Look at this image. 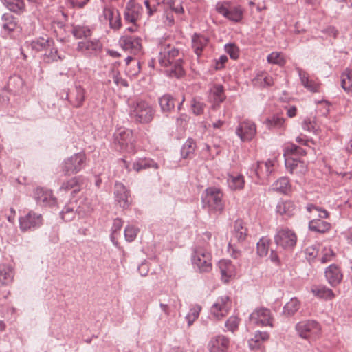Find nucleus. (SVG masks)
Wrapping results in <instances>:
<instances>
[{"label":"nucleus","instance_id":"11","mask_svg":"<svg viewBox=\"0 0 352 352\" xmlns=\"http://www.w3.org/2000/svg\"><path fill=\"white\" fill-rule=\"evenodd\" d=\"M119 44L124 51L133 54H138L141 52L142 38L135 35L124 34L119 40Z\"/></svg>","mask_w":352,"mask_h":352},{"label":"nucleus","instance_id":"63","mask_svg":"<svg viewBox=\"0 0 352 352\" xmlns=\"http://www.w3.org/2000/svg\"><path fill=\"white\" fill-rule=\"evenodd\" d=\"M225 50L231 58L236 59L239 57V49L234 44L229 43L226 45Z\"/></svg>","mask_w":352,"mask_h":352},{"label":"nucleus","instance_id":"50","mask_svg":"<svg viewBox=\"0 0 352 352\" xmlns=\"http://www.w3.org/2000/svg\"><path fill=\"white\" fill-rule=\"evenodd\" d=\"M290 188L289 181L287 177H281L273 184V189L280 193L286 194Z\"/></svg>","mask_w":352,"mask_h":352},{"label":"nucleus","instance_id":"57","mask_svg":"<svg viewBox=\"0 0 352 352\" xmlns=\"http://www.w3.org/2000/svg\"><path fill=\"white\" fill-rule=\"evenodd\" d=\"M287 155H291V157H298V155H305L306 151L301 147L292 144L286 147Z\"/></svg>","mask_w":352,"mask_h":352},{"label":"nucleus","instance_id":"45","mask_svg":"<svg viewBox=\"0 0 352 352\" xmlns=\"http://www.w3.org/2000/svg\"><path fill=\"white\" fill-rule=\"evenodd\" d=\"M307 211L311 214V216L309 217L312 219L314 218L318 219H327L329 217V212L321 208H318L313 204H309L307 206Z\"/></svg>","mask_w":352,"mask_h":352},{"label":"nucleus","instance_id":"44","mask_svg":"<svg viewBox=\"0 0 352 352\" xmlns=\"http://www.w3.org/2000/svg\"><path fill=\"white\" fill-rule=\"evenodd\" d=\"M227 182L228 184V186L232 190H241L244 187V177L241 175H230L228 176Z\"/></svg>","mask_w":352,"mask_h":352},{"label":"nucleus","instance_id":"7","mask_svg":"<svg viewBox=\"0 0 352 352\" xmlns=\"http://www.w3.org/2000/svg\"><path fill=\"white\" fill-rule=\"evenodd\" d=\"M211 254L207 250L198 248L192 255V263L200 272H208L212 270Z\"/></svg>","mask_w":352,"mask_h":352},{"label":"nucleus","instance_id":"10","mask_svg":"<svg viewBox=\"0 0 352 352\" xmlns=\"http://www.w3.org/2000/svg\"><path fill=\"white\" fill-rule=\"evenodd\" d=\"M43 224V217L33 211L19 218V228L22 232L32 231Z\"/></svg>","mask_w":352,"mask_h":352},{"label":"nucleus","instance_id":"21","mask_svg":"<svg viewBox=\"0 0 352 352\" xmlns=\"http://www.w3.org/2000/svg\"><path fill=\"white\" fill-rule=\"evenodd\" d=\"M229 344V338L223 335H219L210 340L208 349L210 352H227Z\"/></svg>","mask_w":352,"mask_h":352},{"label":"nucleus","instance_id":"12","mask_svg":"<svg viewBox=\"0 0 352 352\" xmlns=\"http://www.w3.org/2000/svg\"><path fill=\"white\" fill-rule=\"evenodd\" d=\"M235 133L241 142H250L256 134V124L250 120H243L239 123Z\"/></svg>","mask_w":352,"mask_h":352},{"label":"nucleus","instance_id":"48","mask_svg":"<svg viewBox=\"0 0 352 352\" xmlns=\"http://www.w3.org/2000/svg\"><path fill=\"white\" fill-rule=\"evenodd\" d=\"M302 128L303 130L313 133L314 134H317L319 131V126L316 122L315 117H307L305 118L302 122Z\"/></svg>","mask_w":352,"mask_h":352},{"label":"nucleus","instance_id":"6","mask_svg":"<svg viewBox=\"0 0 352 352\" xmlns=\"http://www.w3.org/2000/svg\"><path fill=\"white\" fill-rule=\"evenodd\" d=\"M274 239L278 247L286 250H293L297 243L296 234L288 228L278 229Z\"/></svg>","mask_w":352,"mask_h":352},{"label":"nucleus","instance_id":"27","mask_svg":"<svg viewBox=\"0 0 352 352\" xmlns=\"http://www.w3.org/2000/svg\"><path fill=\"white\" fill-rule=\"evenodd\" d=\"M82 186V176L72 177L66 182H63L60 187V190L65 192L71 191L72 195L76 194L81 190Z\"/></svg>","mask_w":352,"mask_h":352},{"label":"nucleus","instance_id":"58","mask_svg":"<svg viewBox=\"0 0 352 352\" xmlns=\"http://www.w3.org/2000/svg\"><path fill=\"white\" fill-rule=\"evenodd\" d=\"M200 310L201 307L199 306L194 307L190 309L188 314L186 316L188 326H190L194 321L198 318Z\"/></svg>","mask_w":352,"mask_h":352},{"label":"nucleus","instance_id":"1","mask_svg":"<svg viewBox=\"0 0 352 352\" xmlns=\"http://www.w3.org/2000/svg\"><path fill=\"white\" fill-rule=\"evenodd\" d=\"M158 63L161 67L168 68L166 73L171 77L179 78L184 74V54L175 46L162 44L160 47Z\"/></svg>","mask_w":352,"mask_h":352},{"label":"nucleus","instance_id":"14","mask_svg":"<svg viewBox=\"0 0 352 352\" xmlns=\"http://www.w3.org/2000/svg\"><path fill=\"white\" fill-rule=\"evenodd\" d=\"M116 203L124 210L129 209L131 205L130 190L121 182H116L114 186Z\"/></svg>","mask_w":352,"mask_h":352},{"label":"nucleus","instance_id":"42","mask_svg":"<svg viewBox=\"0 0 352 352\" xmlns=\"http://www.w3.org/2000/svg\"><path fill=\"white\" fill-rule=\"evenodd\" d=\"M247 236V229L243 227L241 220H237L234 222V230L232 233V240L239 242L243 241Z\"/></svg>","mask_w":352,"mask_h":352},{"label":"nucleus","instance_id":"20","mask_svg":"<svg viewBox=\"0 0 352 352\" xmlns=\"http://www.w3.org/2000/svg\"><path fill=\"white\" fill-rule=\"evenodd\" d=\"M85 98V90L81 85H76L74 89L67 93L66 99L75 108H80L83 105Z\"/></svg>","mask_w":352,"mask_h":352},{"label":"nucleus","instance_id":"41","mask_svg":"<svg viewBox=\"0 0 352 352\" xmlns=\"http://www.w3.org/2000/svg\"><path fill=\"white\" fill-rule=\"evenodd\" d=\"M311 292L315 296L325 300H331L335 297L332 289L322 285L313 287L311 288Z\"/></svg>","mask_w":352,"mask_h":352},{"label":"nucleus","instance_id":"4","mask_svg":"<svg viewBox=\"0 0 352 352\" xmlns=\"http://www.w3.org/2000/svg\"><path fill=\"white\" fill-rule=\"evenodd\" d=\"M87 166V156L84 152H79L65 159L61 165V172L65 175H76Z\"/></svg>","mask_w":352,"mask_h":352},{"label":"nucleus","instance_id":"47","mask_svg":"<svg viewBox=\"0 0 352 352\" xmlns=\"http://www.w3.org/2000/svg\"><path fill=\"white\" fill-rule=\"evenodd\" d=\"M76 208V204L74 203L71 202L67 204L60 212L61 218L65 221H71L73 220L77 213Z\"/></svg>","mask_w":352,"mask_h":352},{"label":"nucleus","instance_id":"2","mask_svg":"<svg viewBox=\"0 0 352 352\" xmlns=\"http://www.w3.org/2000/svg\"><path fill=\"white\" fill-rule=\"evenodd\" d=\"M223 193L221 188L215 186L207 188L201 195L203 208L210 214L219 216L224 210Z\"/></svg>","mask_w":352,"mask_h":352},{"label":"nucleus","instance_id":"61","mask_svg":"<svg viewBox=\"0 0 352 352\" xmlns=\"http://www.w3.org/2000/svg\"><path fill=\"white\" fill-rule=\"evenodd\" d=\"M138 229L132 226H128L124 230V236L127 241L131 242L136 238Z\"/></svg>","mask_w":352,"mask_h":352},{"label":"nucleus","instance_id":"17","mask_svg":"<svg viewBox=\"0 0 352 352\" xmlns=\"http://www.w3.org/2000/svg\"><path fill=\"white\" fill-rule=\"evenodd\" d=\"M142 7L135 0H129L125 6L124 19L126 23H135L140 19Z\"/></svg>","mask_w":352,"mask_h":352},{"label":"nucleus","instance_id":"5","mask_svg":"<svg viewBox=\"0 0 352 352\" xmlns=\"http://www.w3.org/2000/svg\"><path fill=\"white\" fill-rule=\"evenodd\" d=\"M296 329L301 338L310 341L316 340L321 334L320 324L314 320L299 322L296 325Z\"/></svg>","mask_w":352,"mask_h":352},{"label":"nucleus","instance_id":"19","mask_svg":"<svg viewBox=\"0 0 352 352\" xmlns=\"http://www.w3.org/2000/svg\"><path fill=\"white\" fill-rule=\"evenodd\" d=\"M103 15L105 19L109 21V27L114 30H118L122 27V21L120 13L118 10L113 8L105 6L103 8Z\"/></svg>","mask_w":352,"mask_h":352},{"label":"nucleus","instance_id":"24","mask_svg":"<svg viewBox=\"0 0 352 352\" xmlns=\"http://www.w3.org/2000/svg\"><path fill=\"white\" fill-rule=\"evenodd\" d=\"M65 58L64 53L60 52L55 46L54 41L53 44L49 46L42 56V60L44 63L50 64L58 61H62Z\"/></svg>","mask_w":352,"mask_h":352},{"label":"nucleus","instance_id":"15","mask_svg":"<svg viewBox=\"0 0 352 352\" xmlns=\"http://www.w3.org/2000/svg\"><path fill=\"white\" fill-rule=\"evenodd\" d=\"M34 198L37 205L43 207L53 206L57 202V199L53 195L52 190L41 187H38L34 190Z\"/></svg>","mask_w":352,"mask_h":352},{"label":"nucleus","instance_id":"13","mask_svg":"<svg viewBox=\"0 0 352 352\" xmlns=\"http://www.w3.org/2000/svg\"><path fill=\"white\" fill-rule=\"evenodd\" d=\"M273 166L274 163L270 160L266 162H257L252 165L248 173L252 177L255 176L259 179H267L273 172Z\"/></svg>","mask_w":352,"mask_h":352},{"label":"nucleus","instance_id":"32","mask_svg":"<svg viewBox=\"0 0 352 352\" xmlns=\"http://www.w3.org/2000/svg\"><path fill=\"white\" fill-rule=\"evenodd\" d=\"M331 224L323 219L314 218L309 222V229L315 232L325 233L331 229Z\"/></svg>","mask_w":352,"mask_h":352},{"label":"nucleus","instance_id":"62","mask_svg":"<svg viewBox=\"0 0 352 352\" xmlns=\"http://www.w3.org/2000/svg\"><path fill=\"white\" fill-rule=\"evenodd\" d=\"M204 104L197 101L195 98L191 101V109L193 113L196 116H199L204 113Z\"/></svg>","mask_w":352,"mask_h":352},{"label":"nucleus","instance_id":"51","mask_svg":"<svg viewBox=\"0 0 352 352\" xmlns=\"http://www.w3.org/2000/svg\"><path fill=\"white\" fill-rule=\"evenodd\" d=\"M300 308V302L296 298H293L285 304L283 307V313L287 316L294 315Z\"/></svg>","mask_w":352,"mask_h":352},{"label":"nucleus","instance_id":"55","mask_svg":"<svg viewBox=\"0 0 352 352\" xmlns=\"http://www.w3.org/2000/svg\"><path fill=\"white\" fill-rule=\"evenodd\" d=\"M267 60L269 63L276 64L280 66L284 65L286 63L282 53L278 52H273L270 54L267 57Z\"/></svg>","mask_w":352,"mask_h":352},{"label":"nucleus","instance_id":"40","mask_svg":"<svg viewBox=\"0 0 352 352\" xmlns=\"http://www.w3.org/2000/svg\"><path fill=\"white\" fill-rule=\"evenodd\" d=\"M265 124L270 130H280L285 128V119L281 116L274 115L267 118Z\"/></svg>","mask_w":352,"mask_h":352},{"label":"nucleus","instance_id":"35","mask_svg":"<svg viewBox=\"0 0 352 352\" xmlns=\"http://www.w3.org/2000/svg\"><path fill=\"white\" fill-rule=\"evenodd\" d=\"M3 5L11 12L21 14L25 11L24 0H1Z\"/></svg>","mask_w":352,"mask_h":352},{"label":"nucleus","instance_id":"30","mask_svg":"<svg viewBox=\"0 0 352 352\" xmlns=\"http://www.w3.org/2000/svg\"><path fill=\"white\" fill-rule=\"evenodd\" d=\"M276 211L281 216L292 217L294 215L296 206L292 201H280L276 206Z\"/></svg>","mask_w":352,"mask_h":352},{"label":"nucleus","instance_id":"3","mask_svg":"<svg viewBox=\"0 0 352 352\" xmlns=\"http://www.w3.org/2000/svg\"><path fill=\"white\" fill-rule=\"evenodd\" d=\"M155 113V109L145 100H137L131 106L130 116L138 123L148 124L151 122Z\"/></svg>","mask_w":352,"mask_h":352},{"label":"nucleus","instance_id":"28","mask_svg":"<svg viewBox=\"0 0 352 352\" xmlns=\"http://www.w3.org/2000/svg\"><path fill=\"white\" fill-rule=\"evenodd\" d=\"M285 167L291 173H304L306 166L304 162L298 157L287 156L285 158Z\"/></svg>","mask_w":352,"mask_h":352},{"label":"nucleus","instance_id":"22","mask_svg":"<svg viewBox=\"0 0 352 352\" xmlns=\"http://www.w3.org/2000/svg\"><path fill=\"white\" fill-rule=\"evenodd\" d=\"M1 26L7 33L19 32L21 30L17 18L10 13L3 14L1 16Z\"/></svg>","mask_w":352,"mask_h":352},{"label":"nucleus","instance_id":"29","mask_svg":"<svg viewBox=\"0 0 352 352\" xmlns=\"http://www.w3.org/2000/svg\"><path fill=\"white\" fill-rule=\"evenodd\" d=\"M175 98L170 94H165L158 98L161 111L168 116L175 107Z\"/></svg>","mask_w":352,"mask_h":352},{"label":"nucleus","instance_id":"25","mask_svg":"<svg viewBox=\"0 0 352 352\" xmlns=\"http://www.w3.org/2000/svg\"><path fill=\"white\" fill-rule=\"evenodd\" d=\"M296 69L298 71L301 84L305 88L313 93L320 91V83L318 81L309 78L308 74L302 69L298 67Z\"/></svg>","mask_w":352,"mask_h":352},{"label":"nucleus","instance_id":"43","mask_svg":"<svg viewBox=\"0 0 352 352\" xmlns=\"http://www.w3.org/2000/svg\"><path fill=\"white\" fill-rule=\"evenodd\" d=\"M210 94L217 104L223 102L226 98L224 87L221 84H214L210 89Z\"/></svg>","mask_w":352,"mask_h":352},{"label":"nucleus","instance_id":"26","mask_svg":"<svg viewBox=\"0 0 352 352\" xmlns=\"http://www.w3.org/2000/svg\"><path fill=\"white\" fill-rule=\"evenodd\" d=\"M325 276L328 283L333 287L340 284L342 279L340 269L335 264L329 265L325 270Z\"/></svg>","mask_w":352,"mask_h":352},{"label":"nucleus","instance_id":"53","mask_svg":"<svg viewBox=\"0 0 352 352\" xmlns=\"http://www.w3.org/2000/svg\"><path fill=\"white\" fill-rule=\"evenodd\" d=\"M94 210L91 203L87 199L80 202L76 208L77 213L80 216H85L90 214Z\"/></svg>","mask_w":352,"mask_h":352},{"label":"nucleus","instance_id":"56","mask_svg":"<svg viewBox=\"0 0 352 352\" xmlns=\"http://www.w3.org/2000/svg\"><path fill=\"white\" fill-rule=\"evenodd\" d=\"M240 319L236 316H231L226 322L225 326L228 331L234 333L238 330Z\"/></svg>","mask_w":352,"mask_h":352},{"label":"nucleus","instance_id":"18","mask_svg":"<svg viewBox=\"0 0 352 352\" xmlns=\"http://www.w3.org/2000/svg\"><path fill=\"white\" fill-rule=\"evenodd\" d=\"M114 141L120 146V149H126L129 144L133 142V132L131 129L126 128L118 129L113 135Z\"/></svg>","mask_w":352,"mask_h":352},{"label":"nucleus","instance_id":"49","mask_svg":"<svg viewBox=\"0 0 352 352\" xmlns=\"http://www.w3.org/2000/svg\"><path fill=\"white\" fill-rule=\"evenodd\" d=\"M341 86L346 91H352V71L346 69L341 75Z\"/></svg>","mask_w":352,"mask_h":352},{"label":"nucleus","instance_id":"36","mask_svg":"<svg viewBox=\"0 0 352 352\" xmlns=\"http://www.w3.org/2000/svg\"><path fill=\"white\" fill-rule=\"evenodd\" d=\"M101 48L100 43L98 41H85L79 42L78 50L86 54H91L98 51Z\"/></svg>","mask_w":352,"mask_h":352},{"label":"nucleus","instance_id":"31","mask_svg":"<svg viewBox=\"0 0 352 352\" xmlns=\"http://www.w3.org/2000/svg\"><path fill=\"white\" fill-rule=\"evenodd\" d=\"M219 268L221 279L224 283H228L230 278L234 275V266L230 261L221 260L219 263Z\"/></svg>","mask_w":352,"mask_h":352},{"label":"nucleus","instance_id":"16","mask_svg":"<svg viewBox=\"0 0 352 352\" xmlns=\"http://www.w3.org/2000/svg\"><path fill=\"white\" fill-rule=\"evenodd\" d=\"M230 298L228 296H220L210 309L211 314L217 319L226 316L231 307Z\"/></svg>","mask_w":352,"mask_h":352},{"label":"nucleus","instance_id":"38","mask_svg":"<svg viewBox=\"0 0 352 352\" xmlns=\"http://www.w3.org/2000/svg\"><path fill=\"white\" fill-rule=\"evenodd\" d=\"M197 147L195 141L192 138H188L181 149V156L183 159H192L195 155Z\"/></svg>","mask_w":352,"mask_h":352},{"label":"nucleus","instance_id":"37","mask_svg":"<svg viewBox=\"0 0 352 352\" xmlns=\"http://www.w3.org/2000/svg\"><path fill=\"white\" fill-rule=\"evenodd\" d=\"M14 272L11 267L0 264V286L8 285L12 282Z\"/></svg>","mask_w":352,"mask_h":352},{"label":"nucleus","instance_id":"9","mask_svg":"<svg viewBox=\"0 0 352 352\" xmlns=\"http://www.w3.org/2000/svg\"><path fill=\"white\" fill-rule=\"evenodd\" d=\"M217 12L230 21L238 23L243 18V10L240 6H231L228 3H217Z\"/></svg>","mask_w":352,"mask_h":352},{"label":"nucleus","instance_id":"60","mask_svg":"<svg viewBox=\"0 0 352 352\" xmlns=\"http://www.w3.org/2000/svg\"><path fill=\"white\" fill-rule=\"evenodd\" d=\"M111 76H112L113 81L117 86H122V87H125L129 86L127 80L122 78L120 76V74L118 71L112 70Z\"/></svg>","mask_w":352,"mask_h":352},{"label":"nucleus","instance_id":"8","mask_svg":"<svg viewBox=\"0 0 352 352\" xmlns=\"http://www.w3.org/2000/svg\"><path fill=\"white\" fill-rule=\"evenodd\" d=\"M250 321L257 326L273 327L274 317L270 309L260 307L256 308L250 315Z\"/></svg>","mask_w":352,"mask_h":352},{"label":"nucleus","instance_id":"64","mask_svg":"<svg viewBox=\"0 0 352 352\" xmlns=\"http://www.w3.org/2000/svg\"><path fill=\"white\" fill-rule=\"evenodd\" d=\"M228 251L230 256L234 259L239 258L241 256V252L234 248L230 243L228 244Z\"/></svg>","mask_w":352,"mask_h":352},{"label":"nucleus","instance_id":"59","mask_svg":"<svg viewBox=\"0 0 352 352\" xmlns=\"http://www.w3.org/2000/svg\"><path fill=\"white\" fill-rule=\"evenodd\" d=\"M257 80L261 81V84L263 86H272L274 84L273 78L266 72H262L257 74Z\"/></svg>","mask_w":352,"mask_h":352},{"label":"nucleus","instance_id":"39","mask_svg":"<svg viewBox=\"0 0 352 352\" xmlns=\"http://www.w3.org/2000/svg\"><path fill=\"white\" fill-rule=\"evenodd\" d=\"M270 335L266 331H258L255 333L254 337L249 340V346L252 349H257L261 346L263 342L267 340Z\"/></svg>","mask_w":352,"mask_h":352},{"label":"nucleus","instance_id":"23","mask_svg":"<svg viewBox=\"0 0 352 352\" xmlns=\"http://www.w3.org/2000/svg\"><path fill=\"white\" fill-rule=\"evenodd\" d=\"M191 42L194 52L198 57H200L204 50L208 46L210 38L199 33H195L191 37Z\"/></svg>","mask_w":352,"mask_h":352},{"label":"nucleus","instance_id":"54","mask_svg":"<svg viewBox=\"0 0 352 352\" xmlns=\"http://www.w3.org/2000/svg\"><path fill=\"white\" fill-rule=\"evenodd\" d=\"M72 34L76 38H87L91 36V30L87 26L76 25L73 28Z\"/></svg>","mask_w":352,"mask_h":352},{"label":"nucleus","instance_id":"52","mask_svg":"<svg viewBox=\"0 0 352 352\" xmlns=\"http://www.w3.org/2000/svg\"><path fill=\"white\" fill-rule=\"evenodd\" d=\"M270 239L267 237H262L257 243V254L258 256L263 257L265 256L269 250Z\"/></svg>","mask_w":352,"mask_h":352},{"label":"nucleus","instance_id":"34","mask_svg":"<svg viewBox=\"0 0 352 352\" xmlns=\"http://www.w3.org/2000/svg\"><path fill=\"white\" fill-rule=\"evenodd\" d=\"M150 168H158V164L149 158H139L133 163V170L140 172Z\"/></svg>","mask_w":352,"mask_h":352},{"label":"nucleus","instance_id":"46","mask_svg":"<svg viewBox=\"0 0 352 352\" xmlns=\"http://www.w3.org/2000/svg\"><path fill=\"white\" fill-rule=\"evenodd\" d=\"M160 307L165 316H168L170 315L171 312L173 311V310L177 307L180 308L182 307V303L180 300L177 298H170L168 300V304L160 302Z\"/></svg>","mask_w":352,"mask_h":352},{"label":"nucleus","instance_id":"33","mask_svg":"<svg viewBox=\"0 0 352 352\" xmlns=\"http://www.w3.org/2000/svg\"><path fill=\"white\" fill-rule=\"evenodd\" d=\"M53 41L54 40L49 36H41L32 40L30 43V46L36 52L45 51L49 46L53 44Z\"/></svg>","mask_w":352,"mask_h":352}]
</instances>
